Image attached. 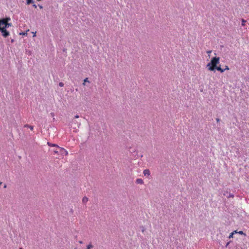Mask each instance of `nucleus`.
<instances>
[{
    "instance_id": "6ab92c4d",
    "label": "nucleus",
    "mask_w": 249,
    "mask_h": 249,
    "mask_svg": "<svg viewBox=\"0 0 249 249\" xmlns=\"http://www.w3.org/2000/svg\"><path fill=\"white\" fill-rule=\"evenodd\" d=\"M1 19H6L5 22L8 23V21L10 20V18H3Z\"/></svg>"
},
{
    "instance_id": "5701e85b",
    "label": "nucleus",
    "mask_w": 249,
    "mask_h": 249,
    "mask_svg": "<svg viewBox=\"0 0 249 249\" xmlns=\"http://www.w3.org/2000/svg\"><path fill=\"white\" fill-rule=\"evenodd\" d=\"M237 233H238L240 234H244V235H246V234L244 233L243 231H239V232H237Z\"/></svg>"
},
{
    "instance_id": "6e6552de",
    "label": "nucleus",
    "mask_w": 249,
    "mask_h": 249,
    "mask_svg": "<svg viewBox=\"0 0 249 249\" xmlns=\"http://www.w3.org/2000/svg\"><path fill=\"white\" fill-rule=\"evenodd\" d=\"M136 183L138 184H142L143 181V180L141 178H137L136 179Z\"/></svg>"
},
{
    "instance_id": "a878e982",
    "label": "nucleus",
    "mask_w": 249,
    "mask_h": 249,
    "mask_svg": "<svg viewBox=\"0 0 249 249\" xmlns=\"http://www.w3.org/2000/svg\"><path fill=\"white\" fill-rule=\"evenodd\" d=\"M74 118H79V116H78V115H75V116H74Z\"/></svg>"
},
{
    "instance_id": "72a5a7b5",
    "label": "nucleus",
    "mask_w": 249,
    "mask_h": 249,
    "mask_svg": "<svg viewBox=\"0 0 249 249\" xmlns=\"http://www.w3.org/2000/svg\"><path fill=\"white\" fill-rule=\"evenodd\" d=\"M14 41V40L13 39H12L11 40V42H13Z\"/></svg>"
},
{
    "instance_id": "bb28decb",
    "label": "nucleus",
    "mask_w": 249,
    "mask_h": 249,
    "mask_svg": "<svg viewBox=\"0 0 249 249\" xmlns=\"http://www.w3.org/2000/svg\"><path fill=\"white\" fill-rule=\"evenodd\" d=\"M211 52H212V51H209L207 52V53H211Z\"/></svg>"
},
{
    "instance_id": "473e14b6",
    "label": "nucleus",
    "mask_w": 249,
    "mask_h": 249,
    "mask_svg": "<svg viewBox=\"0 0 249 249\" xmlns=\"http://www.w3.org/2000/svg\"><path fill=\"white\" fill-rule=\"evenodd\" d=\"M6 187H7L6 185L5 184L4 186V188H6Z\"/></svg>"
},
{
    "instance_id": "c85d7f7f",
    "label": "nucleus",
    "mask_w": 249,
    "mask_h": 249,
    "mask_svg": "<svg viewBox=\"0 0 249 249\" xmlns=\"http://www.w3.org/2000/svg\"><path fill=\"white\" fill-rule=\"evenodd\" d=\"M33 35H34V36H34V37L36 36V33H34L33 34Z\"/></svg>"
},
{
    "instance_id": "a211bd4d",
    "label": "nucleus",
    "mask_w": 249,
    "mask_h": 249,
    "mask_svg": "<svg viewBox=\"0 0 249 249\" xmlns=\"http://www.w3.org/2000/svg\"><path fill=\"white\" fill-rule=\"evenodd\" d=\"M19 35L27 36V32H22V33H20Z\"/></svg>"
},
{
    "instance_id": "2f4dec72",
    "label": "nucleus",
    "mask_w": 249,
    "mask_h": 249,
    "mask_svg": "<svg viewBox=\"0 0 249 249\" xmlns=\"http://www.w3.org/2000/svg\"><path fill=\"white\" fill-rule=\"evenodd\" d=\"M33 6H34V7H35V8H36V4H34V5H33Z\"/></svg>"
},
{
    "instance_id": "7ed1b4c3",
    "label": "nucleus",
    "mask_w": 249,
    "mask_h": 249,
    "mask_svg": "<svg viewBox=\"0 0 249 249\" xmlns=\"http://www.w3.org/2000/svg\"><path fill=\"white\" fill-rule=\"evenodd\" d=\"M57 148L59 150V154L61 156L63 157L68 155V151L64 148L60 147L59 146H57Z\"/></svg>"
},
{
    "instance_id": "f257e3e1",
    "label": "nucleus",
    "mask_w": 249,
    "mask_h": 249,
    "mask_svg": "<svg viewBox=\"0 0 249 249\" xmlns=\"http://www.w3.org/2000/svg\"><path fill=\"white\" fill-rule=\"evenodd\" d=\"M219 63V57H214L211 59V62L207 64V67L210 71H214Z\"/></svg>"
},
{
    "instance_id": "7c9ffc66",
    "label": "nucleus",
    "mask_w": 249,
    "mask_h": 249,
    "mask_svg": "<svg viewBox=\"0 0 249 249\" xmlns=\"http://www.w3.org/2000/svg\"><path fill=\"white\" fill-rule=\"evenodd\" d=\"M79 243L80 244H82V243H83L82 241H79Z\"/></svg>"
},
{
    "instance_id": "b1692460",
    "label": "nucleus",
    "mask_w": 249,
    "mask_h": 249,
    "mask_svg": "<svg viewBox=\"0 0 249 249\" xmlns=\"http://www.w3.org/2000/svg\"><path fill=\"white\" fill-rule=\"evenodd\" d=\"M59 86L60 87H63V86H64V84H63V83H62V82H60V83H59Z\"/></svg>"
},
{
    "instance_id": "aec40b11",
    "label": "nucleus",
    "mask_w": 249,
    "mask_h": 249,
    "mask_svg": "<svg viewBox=\"0 0 249 249\" xmlns=\"http://www.w3.org/2000/svg\"><path fill=\"white\" fill-rule=\"evenodd\" d=\"M140 228L142 232H143L145 231V228L143 226H141L140 227Z\"/></svg>"
},
{
    "instance_id": "c756f323",
    "label": "nucleus",
    "mask_w": 249,
    "mask_h": 249,
    "mask_svg": "<svg viewBox=\"0 0 249 249\" xmlns=\"http://www.w3.org/2000/svg\"><path fill=\"white\" fill-rule=\"evenodd\" d=\"M216 121H217V122H218L219 121V119H218V118H217V119H216Z\"/></svg>"
},
{
    "instance_id": "39448f33",
    "label": "nucleus",
    "mask_w": 249,
    "mask_h": 249,
    "mask_svg": "<svg viewBox=\"0 0 249 249\" xmlns=\"http://www.w3.org/2000/svg\"><path fill=\"white\" fill-rule=\"evenodd\" d=\"M223 195L224 196H226L228 198L232 197L233 198L234 197V195L230 193H229L228 191L225 192L223 193Z\"/></svg>"
},
{
    "instance_id": "ddd939ff",
    "label": "nucleus",
    "mask_w": 249,
    "mask_h": 249,
    "mask_svg": "<svg viewBox=\"0 0 249 249\" xmlns=\"http://www.w3.org/2000/svg\"><path fill=\"white\" fill-rule=\"evenodd\" d=\"M48 144L49 145V146H56L57 148V146H58V145H57L56 144H52V143H51L50 142H48Z\"/></svg>"
},
{
    "instance_id": "4be33fe9",
    "label": "nucleus",
    "mask_w": 249,
    "mask_h": 249,
    "mask_svg": "<svg viewBox=\"0 0 249 249\" xmlns=\"http://www.w3.org/2000/svg\"><path fill=\"white\" fill-rule=\"evenodd\" d=\"M25 127H29L31 130H33L34 129V127L33 126H31V125H25Z\"/></svg>"
},
{
    "instance_id": "f3484780",
    "label": "nucleus",
    "mask_w": 249,
    "mask_h": 249,
    "mask_svg": "<svg viewBox=\"0 0 249 249\" xmlns=\"http://www.w3.org/2000/svg\"><path fill=\"white\" fill-rule=\"evenodd\" d=\"M59 150L57 148L56 149L53 150V152L55 154H59Z\"/></svg>"
},
{
    "instance_id": "20e7f679",
    "label": "nucleus",
    "mask_w": 249,
    "mask_h": 249,
    "mask_svg": "<svg viewBox=\"0 0 249 249\" xmlns=\"http://www.w3.org/2000/svg\"><path fill=\"white\" fill-rule=\"evenodd\" d=\"M6 19H1L0 22V26H2L6 29L8 28L10 26H12L11 23H6L5 22Z\"/></svg>"
},
{
    "instance_id": "4468645a",
    "label": "nucleus",
    "mask_w": 249,
    "mask_h": 249,
    "mask_svg": "<svg viewBox=\"0 0 249 249\" xmlns=\"http://www.w3.org/2000/svg\"><path fill=\"white\" fill-rule=\"evenodd\" d=\"M93 247V246L91 244H89L88 246H87V248L86 249H90Z\"/></svg>"
},
{
    "instance_id": "9d476101",
    "label": "nucleus",
    "mask_w": 249,
    "mask_h": 249,
    "mask_svg": "<svg viewBox=\"0 0 249 249\" xmlns=\"http://www.w3.org/2000/svg\"><path fill=\"white\" fill-rule=\"evenodd\" d=\"M143 174L146 175H150V171L148 169H145L143 171Z\"/></svg>"
},
{
    "instance_id": "dca6fc26",
    "label": "nucleus",
    "mask_w": 249,
    "mask_h": 249,
    "mask_svg": "<svg viewBox=\"0 0 249 249\" xmlns=\"http://www.w3.org/2000/svg\"><path fill=\"white\" fill-rule=\"evenodd\" d=\"M86 82H89V81L88 80V78H85V79H84V83H83V84L84 85H85V83H86Z\"/></svg>"
},
{
    "instance_id": "f704fd0d",
    "label": "nucleus",
    "mask_w": 249,
    "mask_h": 249,
    "mask_svg": "<svg viewBox=\"0 0 249 249\" xmlns=\"http://www.w3.org/2000/svg\"><path fill=\"white\" fill-rule=\"evenodd\" d=\"M19 249H23L22 248H20Z\"/></svg>"
},
{
    "instance_id": "cd10ccee",
    "label": "nucleus",
    "mask_w": 249,
    "mask_h": 249,
    "mask_svg": "<svg viewBox=\"0 0 249 249\" xmlns=\"http://www.w3.org/2000/svg\"><path fill=\"white\" fill-rule=\"evenodd\" d=\"M39 7L40 9H42L43 8L42 6L41 5H39Z\"/></svg>"
},
{
    "instance_id": "0eeeda50",
    "label": "nucleus",
    "mask_w": 249,
    "mask_h": 249,
    "mask_svg": "<svg viewBox=\"0 0 249 249\" xmlns=\"http://www.w3.org/2000/svg\"><path fill=\"white\" fill-rule=\"evenodd\" d=\"M71 127L73 129V131L76 132L78 130V127L76 124H74L72 126H71Z\"/></svg>"
},
{
    "instance_id": "f03ea898",
    "label": "nucleus",
    "mask_w": 249,
    "mask_h": 249,
    "mask_svg": "<svg viewBox=\"0 0 249 249\" xmlns=\"http://www.w3.org/2000/svg\"><path fill=\"white\" fill-rule=\"evenodd\" d=\"M0 31L1 32L2 36L4 37H6L10 35L9 32L7 31L6 28L2 26H0Z\"/></svg>"
},
{
    "instance_id": "2eb2a0df",
    "label": "nucleus",
    "mask_w": 249,
    "mask_h": 249,
    "mask_svg": "<svg viewBox=\"0 0 249 249\" xmlns=\"http://www.w3.org/2000/svg\"><path fill=\"white\" fill-rule=\"evenodd\" d=\"M246 22V21L245 19H242V26H244L245 25Z\"/></svg>"
},
{
    "instance_id": "393cba45",
    "label": "nucleus",
    "mask_w": 249,
    "mask_h": 249,
    "mask_svg": "<svg viewBox=\"0 0 249 249\" xmlns=\"http://www.w3.org/2000/svg\"><path fill=\"white\" fill-rule=\"evenodd\" d=\"M225 71V70H229V68L228 66H225V68L224 69Z\"/></svg>"
},
{
    "instance_id": "1a4fd4ad",
    "label": "nucleus",
    "mask_w": 249,
    "mask_h": 249,
    "mask_svg": "<svg viewBox=\"0 0 249 249\" xmlns=\"http://www.w3.org/2000/svg\"><path fill=\"white\" fill-rule=\"evenodd\" d=\"M215 69H216L218 71H220L221 72H223L225 71V70L222 69L220 67H216Z\"/></svg>"
},
{
    "instance_id": "423d86ee",
    "label": "nucleus",
    "mask_w": 249,
    "mask_h": 249,
    "mask_svg": "<svg viewBox=\"0 0 249 249\" xmlns=\"http://www.w3.org/2000/svg\"><path fill=\"white\" fill-rule=\"evenodd\" d=\"M74 124H76V125L77 126V127L79 128V126L80 125V123L78 122L76 120H73L71 123V126H72V125H73Z\"/></svg>"
},
{
    "instance_id": "f8f14e48",
    "label": "nucleus",
    "mask_w": 249,
    "mask_h": 249,
    "mask_svg": "<svg viewBox=\"0 0 249 249\" xmlns=\"http://www.w3.org/2000/svg\"><path fill=\"white\" fill-rule=\"evenodd\" d=\"M235 233H237V231H233V232H231L229 236V238H232L233 237V234Z\"/></svg>"
},
{
    "instance_id": "c9c22d12",
    "label": "nucleus",
    "mask_w": 249,
    "mask_h": 249,
    "mask_svg": "<svg viewBox=\"0 0 249 249\" xmlns=\"http://www.w3.org/2000/svg\"><path fill=\"white\" fill-rule=\"evenodd\" d=\"M1 184V182H0V185Z\"/></svg>"
},
{
    "instance_id": "9b49d317",
    "label": "nucleus",
    "mask_w": 249,
    "mask_h": 249,
    "mask_svg": "<svg viewBox=\"0 0 249 249\" xmlns=\"http://www.w3.org/2000/svg\"><path fill=\"white\" fill-rule=\"evenodd\" d=\"M88 201V197L85 196L82 199V202L84 203V204H85Z\"/></svg>"
},
{
    "instance_id": "412c9836",
    "label": "nucleus",
    "mask_w": 249,
    "mask_h": 249,
    "mask_svg": "<svg viewBox=\"0 0 249 249\" xmlns=\"http://www.w3.org/2000/svg\"><path fill=\"white\" fill-rule=\"evenodd\" d=\"M33 2V0H27V3L29 4Z\"/></svg>"
}]
</instances>
